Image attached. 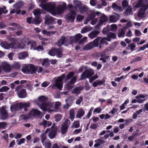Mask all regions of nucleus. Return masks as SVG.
<instances>
[{"mask_svg":"<svg viewBox=\"0 0 148 148\" xmlns=\"http://www.w3.org/2000/svg\"><path fill=\"white\" fill-rule=\"evenodd\" d=\"M107 39L106 37L102 38L98 37L95 39L93 41L90 42L88 44L85 45L83 49L84 50H90L94 47H97L99 45V48H102L104 44L108 45V43L107 42Z\"/></svg>","mask_w":148,"mask_h":148,"instance_id":"1","label":"nucleus"},{"mask_svg":"<svg viewBox=\"0 0 148 148\" xmlns=\"http://www.w3.org/2000/svg\"><path fill=\"white\" fill-rule=\"evenodd\" d=\"M40 6L44 10L48 11L52 15H55L56 14V4L54 3L47 4L46 3L40 4Z\"/></svg>","mask_w":148,"mask_h":148,"instance_id":"2","label":"nucleus"},{"mask_svg":"<svg viewBox=\"0 0 148 148\" xmlns=\"http://www.w3.org/2000/svg\"><path fill=\"white\" fill-rule=\"evenodd\" d=\"M38 69V66H35L33 64L25 65L23 67L21 70L25 73L32 74L35 73Z\"/></svg>","mask_w":148,"mask_h":148,"instance_id":"3","label":"nucleus"},{"mask_svg":"<svg viewBox=\"0 0 148 148\" xmlns=\"http://www.w3.org/2000/svg\"><path fill=\"white\" fill-rule=\"evenodd\" d=\"M65 75L64 74L58 77L55 80V84L53 85V87H56L60 90H61L63 87V83L62 81L65 78Z\"/></svg>","mask_w":148,"mask_h":148,"instance_id":"4","label":"nucleus"},{"mask_svg":"<svg viewBox=\"0 0 148 148\" xmlns=\"http://www.w3.org/2000/svg\"><path fill=\"white\" fill-rule=\"evenodd\" d=\"M18 97L20 98H26L27 95V93L25 89L22 88L20 86H18L15 89Z\"/></svg>","mask_w":148,"mask_h":148,"instance_id":"5","label":"nucleus"},{"mask_svg":"<svg viewBox=\"0 0 148 148\" xmlns=\"http://www.w3.org/2000/svg\"><path fill=\"white\" fill-rule=\"evenodd\" d=\"M21 42L26 44L28 45H31L30 49H34L36 48V42L32 40H31L28 37L24 38L21 41Z\"/></svg>","mask_w":148,"mask_h":148,"instance_id":"6","label":"nucleus"},{"mask_svg":"<svg viewBox=\"0 0 148 148\" xmlns=\"http://www.w3.org/2000/svg\"><path fill=\"white\" fill-rule=\"evenodd\" d=\"M13 39V42H11L9 44L6 42H1V46L6 49H9L10 48L12 49H15L16 47L17 41L15 40L14 38H12Z\"/></svg>","mask_w":148,"mask_h":148,"instance_id":"7","label":"nucleus"},{"mask_svg":"<svg viewBox=\"0 0 148 148\" xmlns=\"http://www.w3.org/2000/svg\"><path fill=\"white\" fill-rule=\"evenodd\" d=\"M70 124V121L69 120L67 119L65 120L61 125V132L62 134H64L67 132Z\"/></svg>","mask_w":148,"mask_h":148,"instance_id":"8","label":"nucleus"},{"mask_svg":"<svg viewBox=\"0 0 148 148\" xmlns=\"http://www.w3.org/2000/svg\"><path fill=\"white\" fill-rule=\"evenodd\" d=\"M94 74V73L93 70H86L81 74L80 79L83 80L86 78H90Z\"/></svg>","mask_w":148,"mask_h":148,"instance_id":"9","label":"nucleus"},{"mask_svg":"<svg viewBox=\"0 0 148 148\" xmlns=\"http://www.w3.org/2000/svg\"><path fill=\"white\" fill-rule=\"evenodd\" d=\"M69 44H70L69 42H68V40L66 39L64 36H62L57 42V45L58 47H61L62 45L64 46H68Z\"/></svg>","mask_w":148,"mask_h":148,"instance_id":"10","label":"nucleus"},{"mask_svg":"<svg viewBox=\"0 0 148 148\" xmlns=\"http://www.w3.org/2000/svg\"><path fill=\"white\" fill-rule=\"evenodd\" d=\"M108 51L107 49H106L103 51L99 53V56L98 57H101L99 59L100 60L102 61L103 63H104L106 62V60H108L109 58L108 55H106V53Z\"/></svg>","mask_w":148,"mask_h":148,"instance_id":"11","label":"nucleus"},{"mask_svg":"<svg viewBox=\"0 0 148 148\" xmlns=\"http://www.w3.org/2000/svg\"><path fill=\"white\" fill-rule=\"evenodd\" d=\"M82 37V35L80 34H76L74 37L73 36H70L69 39V43L72 44L74 43L78 42Z\"/></svg>","mask_w":148,"mask_h":148,"instance_id":"12","label":"nucleus"},{"mask_svg":"<svg viewBox=\"0 0 148 148\" xmlns=\"http://www.w3.org/2000/svg\"><path fill=\"white\" fill-rule=\"evenodd\" d=\"M40 108L43 111H46L53 108V103L49 102L47 103H42L40 106Z\"/></svg>","mask_w":148,"mask_h":148,"instance_id":"13","label":"nucleus"},{"mask_svg":"<svg viewBox=\"0 0 148 148\" xmlns=\"http://www.w3.org/2000/svg\"><path fill=\"white\" fill-rule=\"evenodd\" d=\"M51 130L49 133V138L51 139L54 138L56 136L57 133L58 127L56 126L53 125L51 127Z\"/></svg>","mask_w":148,"mask_h":148,"instance_id":"14","label":"nucleus"},{"mask_svg":"<svg viewBox=\"0 0 148 148\" xmlns=\"http://www.w3.org/2000/svg\"><path fill=\"white\" fill-rule=\"evenodd\" d=\"M76 14L77 13L76 11L71 10L67 14L66 19L71 21V22H73L75 19V16Z\"/></svg>","mask_w":148,"mask_h":148,"instance_id":"15","label":"nucleus"},{"mask_svg":"<svg viewBox=\"0 0 148 148\" xmlns=\"http://www.w3.org/2000/svg\"><path fill=\"white\" fill-rule=\"evenodd\" d=\"M1 68L3 71L6 73H10L11 71L10 66L7 62H2Z\"/></svg>","mask_w":148,"mask_h":148,"instance_id":"16","label":"nucleus"},{"mask_svg":"<svg viewBox=\"0 0 148 148\" xmlns=\"http://www.w3.org/2000/svg\"><path fill=\"white\" fill-rule=\"evenodd\" d=\"M30 115L33 116H36L40 118L42 117V113L40 111L34 109L31 110L29 112Z\"/></svg>","mask_w":148,"mask_h":148,"instance_id":"17","label":"nucleus"},{"mask_svg":"<svg viewBox=\"0 0 148 148\" xmlns=\"http://www.w3.org/2000/svg\"><path fill=\"white\" fill-rule=\"evenodd\" d=\"M0 113L1 119L3 120H5L8 117V113L4 108L3 107L0 109Z\"/></svg>","mask_w":148,"mask_h":148,"instance_id":"18","label":"nucleus"},{"mask_svg":"<svg viewBox=\"0 0 148 148\" xmlns=\"http://www.w3.org/2000/svg\"><path fill=\"white\" fill-rule=\"evenodd\" d=\"M148 8V4L145 5V6H142L139 11L137 15L139 17H142L144 15L145 11Z\"/></svg>","mask_w":148,"mask_h":148,"instance_id":"19","label":"nucleus"},{"mask_svg":"<svg viewBox=\"0 0 148 148\" xmlns=\"http://www.w3.org/2000/svg\"><path fill=\"white\" fill-rule=\"evenodd\" d=\"M108 20L107 16L103 14L100 17V20L98 23V24L96 26V27H98L102 25L105 22H106Z\"/></svg>","mask_w":148,"mask_h":148,"instance_id":"20","label":"nucleus"},{"mask_svg":"<svg viewBox=\"0 0 148 148\" xmlns=\"http://www.w3.org/2000/svg\"><path fill=\"white\" fill-rule=\"evenodd\" d=\"M66 8V4L64 2L63 5L58 7L56 9V12L59 14H62L65 11Z\"/></svg>","mask_w":148,"mask_h":148,"instance_id":"21","label":"nucleus"},{"mask_svg":"<svg viewBox=\"0 0 148 148\" xmlns=\"http://www.w3.org/2000/svg\"><path fill=\"white\" fill-rule=\"evenodd\" d=\"M54 21V19L53 17L48 16L46 17L45 23L46 24L49 25L52 24Z\"/></svg>","mask_w":148,"mask_h":148,"instance_id":"22","label":"nucleus"},{"mask_svg":"<svg viewBox=\"0 0 148 148\" xmlns=\"http://www.w3.org/2000/svg\"><path fill=\"white\" fill-rule=\"evenodd\" d=\"M116 36L115 33L112 32H110L107 35L106 38L107 41H110L112 39H115L116 38Z\"/></svg>","mask_w":148,"mask_h":148,"instance_id":"23","label":"nucleus"},{"mask_svg":"<svg viewBox=\"0 0 148 148\" xmlns=\"http://www.w3.org/2000/svg\"><path fill=\"white\" fill-rule=\"evenodd\" d=\"M99 33L100 32L99 31H94L88 34V37L91 39L97 37Z\"/></svg>","mask_w":148,"mask_h":148,"instance_id":"24","label":"nucleus"},{"mask_svg":"<svg viewBox=\"0 0 148 148\" xmlns=\"http://www.w3.org/2000/svg\"><path fill=\"white\" fill-rule=\"evenodd\" d=\"M85 111L82 108L80 109L78 111L77 114L76 115V117L78 118H81L85 114Z\"/></svg>","mask_w":148,"mask_h":148,"instance_id":"25","label":"nucleus"},{"mask_svg":"<svg viewBox=\"0 0 148 148\" xmlns=\"http://www.w3.org/2000/svg\"><path fill=\"white\" fill-rule=\"evenodd\" d=\"M28 54L26 52H23L19 53L18 58L19 59H24L28 57Z\"/></svg>","mask_w":148,"mask_h":148,"instance_id":"26","label":"nucleus"},{"mask_svg":"<svg viewBox=\"0 0 148 148\" xmlns=\"http://www.w3.org/2000/svg\"><path fill=\"white\" fill-rule=\"evenodd\" d=\"M145 2L143 0H139L135 5V7L136 8H138L141 7L142 8V6H145Z\"/></svg>","mask_w":148,"mask_h":148,"instance_id":"27","label":"nucleus"},{"mask_svg":"<svg viewBox=\"0 0 148 148\" xmlns=\"http://www.w3.org/2000/svg\"><path fill=\"white\" fill-rule=\"evenodd\" d=\"M73 3L74 5H75L74 6V9L76 11L77 10V7L79 8L81 6L82 3L81 2L77 0H74L73 1Z\"/></svg>","mask_w":148,"mask_h":148,"instance_id":"28","label":"nucleus"},{"mask_svg":"<svg viewBox=\"0 0 148 148\" xmlns=\"http://www.w3.org/2000/svg\"><path fill=\"white\" fill-rule=\"evenodd\" d=\"M132 12V7L131 6H128L125 11L124 12L123 14L125 16H127L131 14Z\"/></svg>","mask_w":148,"mask_h":148,"instance_id":"29","label":"nucleus"},{"mask_svg":"<svg viewBox=\"0 0 148 148\" xmlns=\"http://www.w3.org/2000/svg\"><path fill=\"white\" fill-rule=\"evenodd\" d=\"M82 90V88L81 86H79L75 88L72 91V93L79 95L80 93V91Z\"/></svg>","mask_w":148,"mask_h":148,"instance_id":"30","label":"nucleus"},{"mask_svg":"<svg viewBox=\"0 0 148 148\" xmlns=\"http://www.w3.org/2000/svg\"><path fill=\"white\" fill-rule=\"evenodd\" d=\"M116 14L118 16V18L114 15H111L110 16L109 20L111 22H116L119 20L120 16L118 14Z\"/></svg>","mask_w":148,"mask_h":148,"instance_id":"31","label":"nucleus"},{"mask_svg":"<svg viewBox=\"0 0 148 148\" xmlns=\"http://www.w3.org/2000/svg\"><path fill=\"white\" fill-rule=\"evenodd\" d=\"M24 5V3L21 1H19L16 3L14 5V7L16 9H21Z\"/></svg>","mask_w":148,"mask_h":148,"instance_id":"32","label":"nucleus"},{"mask_svg":"<svg viewBox=\"0 0 148 148\" xmlns=\"http://www.w3.org/2000/svg\"><path fill=\"white\" fill-rule=\"evenodd\" d=\"M20 109L21 108L20 107V103L19 104H16L12 105L10 107V109L12 112L18 110Z\"/></svg>","mask_w":148,"mask_h":148,"instance_id":"33","label":"nucleus"},{"mask_svg":"<svg viewBox=\"0 0 148 148\" xmlns=\"http://www.w3.org/2000/svg\"><path fill=\"white\" fill-rule=\"evenodd\" d=\"M112 8L115 11L121 12L122 11V9L121 7L118 6L116 4L114 3L112 5Z\"/></svg>","mask_w":148,"mask_h":148,"instance_id":"34","label":"nucleus"},{"mask_svg":"<svg viewBox=\"0 0 148 148\" xmlns=\"http://www.w3.org/2000/svg\"><path fill=\"white\" fill-rule=\"evenodd\" d=\"M79 10L80 11L81 13L82 14L84 12H88L89 10L88 7L86 5H84V6L81 7L79 8Z\"/></svg>","mask_w":148,"mask_h":148,"instance_id":"35","label":"nucleus"},{"mask_svg":"<svg viewBox=\"0 0 148 148\" xmlns=\"http://www.w3.org/2000/svg\"><path fill=\"white\" fill-rule=\"evenodd\" d=\"M126 29L125 27H124L123 29H121L119 31L118 34V36L119 38H123L124 37L125 35V30Z\"/></svg>","mask_w":148,"mask_h":148,"instance_id":"36","label":"nucleus"},{"mask_svg":"<svg viewBox=\"0 0 148 148\" xmlns=\"http://www.w3.org/2000/svg\"><path fill=\"white\" fill-rule=\"evenodd\" d=\"M63 50L61 48H56V55L58 58H61L62 56Z\"/></svg>","mask_w":148,"mask_h":148,"instance_id":"37","label":"nucleus"},{"mask_svg":"<svg viewBox=\"0 0 148 148\" xmlns=\"http://www.w3.org/2000/svg\"><path fill=\"white\" fill-rule=\"evenodd\" d=\"M56 48H53L49 51V54L51 56H54L56 54Z\"/></svg>","mask_w":148,"mask_h":148,"instance_id":"38","label":"nucleus"},{"mask_svg":"<svg viewBox=\"0 0 148 148\" xmlns=\"http://www.w3.org/2000/svg\"><path fill=\"white\" fill-rule=\"evenodd\" d=\"M110 29L109 27L107 26L106 27L103 29L102 31V33L104 35H107L110 33Z\"/></svg>","mask_w":148,"mask_h":148,"instance_id":"39","label":"nucleus"},{"mask_svg":"<svg viewBox=\"0 0 148 148\" xmlns=\"http://www.w3.org/2000/svg\"><path fill=\"white\" fill-rule=\"evenodd\" d=\"M38 99L39 101L41 102V104L42 103H46L48 99L44 96H41L38 97Z\"/></svg>","mask_w":148,"mask_h":148,"instance_id":"40","label":"nucleus"},{"mask_svg":"<svg viewBox=\"0 0 148 148\" xmlns=\"http://www.w3.org/2000/svg\"><path fill=\"white\" fill-rule=\"evenodd\" d=\"M70 117L71 120L73 121L75 118V112L73 109H71L70 111Z\"/></svg>","mask_w":148,"mask_h":148,"instance_id":"41","label":"nucleus"},{"mask_svg":"<svg viewBox=\"0 0 148 148\" xmlns=\"http://www.w3.org/2000/svg\"><path fill=\"white\" fill-rule=\"evenodd\" d=\"M65 87L67 90H71L73 87V84L68 82L66 85Z\"/></svg>","mask_w":148,"mask_h":148,"instance_id":"42","label":"nucleus"},{"mask_svg":"<svg viewBox=\"0 0 148 148\" xmlns=\"http://www.w3.org/2000/svg\"><path fill=\"white\" fill-rule=\"evenodd\" d=\"M29 106L30 103H29L27 102L24 103H20V107L21 109L23 108H27L29 107Z\"/></svg>","mask_w":148,"mask_h":148,"instance_id":"43","label":"nucleus"},{"mask_svg":"<svg viewBox=\"0 0 148 148\" xmlns=\"http://www.w3.org/2000/svg\"><path fill=\"white\" fill-rule=\"evenodd\" d=\"M91 29V27H85L83 28L81 30V33L84 34L89 32Z\"/></svg>","mask_w":148,"mask_h":148,"instance_id":"44","label":"nucleus"},{"mask_svg":"<svg viewBox=\"0 0 148 148\" xmlns=\"http://www.w3.org/2000/svg\"><path fill=\"white\" fill-rule=\"evenodd\" d=\"M40 137L41 142L44 145V143L47 138V136L45 133H43L41 134Z\"/></svg>","mask_w":148,"mask_h":148,"instance_id":"45","label":"nucleus"},{"mask_svg":"<svg viewBox=\"0 0 148 148\" xmlns=\"http://www.w3.org/2000/svg\"><path fill=\"white\" fill-rule=\"evenodd\" d=\"M79 126V121H75L72 125V127H74L75 128H78Z\"/></svg>","mask_w":148,"mask_h":148,"instance_id":"46","label":"nucleus"},{"mask_svg":"<svg viewBox=\"0 0 148 148\" xmlns=\"http://www.w3.org/2000/svg\"><path fill=\"white\" fill-rule=\"evenodd\" d=\"M74 74V73L73 72H70L67 75L66 77L65 78V80L67 81L69 79L72 78Z\"/></svg>","mask_w":148,"mask_h":148,"instance_id":"47","label":"nucleus"},{"mask_svg":"<svg viewBox=\"0 0 148 148\" xmlns=\"http://www.w3.org/2000/svg\"><path fill=\"white\" fill-rule=\"evenodd\" d=\"M41 22L40 18L39 16H37L36 18L34 19V20L32 22V23H35L36 24H38Z\"/></svg>","mask_w":148,"mask_h":148,"instance_id":"48","label":"nucleus"},{"mask_svg":"<svg viewBox=\"0 0 148 148\" xmlns=\"http://www.w3.org/2000/svg\"><path fill=\"white\" fill-rule=\"evenodd\" d=\"M5 9L6 7L5 6H3V8H0V16L3 13L5 14L8 12V10H4Z\"/></svg>","mask_w":148,"mask_h":148,"instance_id":"49","label":"nucleus"},{"mask_svg":"<svg viewBox=\"0 0 148 148\" xmlns=\"http://www.w3.org/2000/svg\"><path fill=\"white\" fill-rule=\"evenodd\" d=\"M142 60V58L140 57L136 56L134 59L132 60L131 63H132L134 62L140 61Z\"/></svg>","mask_w":148,"mask_h":148,"instance_id":"50","label":"nucleus"},{"mask_svg":"<svg viewBox=\"0 0 148 148\" xmlns=\"http://www.w3.org/2000/svg\"><path fill=\"white\" fill-rule=\"evenodd\" d=\"M136 45H134V43H132L128 45V47H127L126 48L127 49L128 47H130V50L132 51H133L134 50L136 47Z\"/></svg>","mask_w":148,"mask_h":148,"instance_id":"51","label":"nucleus"},{"mask_svg":"<svg viewBox=\"0 0 148 148\" xmlns=\"http://www.w3.org/2000/svg\"><path fill=\"white\" fill-rule=\"evenodd\" d=\"M95 17V13H91L87 19V20L90 21L93 19Z\"/></svg>","mask_w":148,"mask_h":148,"instance_id":"52","label":"nucleus"},{"mask_svg":"<svg viewBox=\"0 0 148 148\" xmlns=\"http://www.w3.org/2000/svg\"><path fill=\"white\" fill-rule=\"evenodd\" d=\"M122 6L123 8H126L128 5V3L127 0H123L122 3Z\"/></svg>","mask_w":148,"mask_h":148,"instance_id":"53","label":"nucleus"},{"mask_svg":"<svg viewBox=\"0 0 148 148\" xmlns=\"http://www.w3.org/2000/svg\"><path fill=\"white\" fill-rule=\"evenodd\" d=\"M62 116L60 114H56L55 116V121L57 122L59 121L61 119Z\"/></svg>","mask_w":148,"mask_h":148,"instance_id":"54","label":"nucleus"},{"mask_svg":"<svg viewBox=\"0 0 148 148\" xmlns=\"http://www.w3.org/2000/svg\"><path fill=\"white\" fill-rule=\"evenodd\" d=\"M10 88L7 86H3L0 88V92H6Z\"/></svg>","mask_w":148,"mask_h":148,"instance_id":"55","label":"nucleus"},{"mask_svg":"<svg viewBox=\"0 0 148 148\" xmlns=\"http://www.w3.org/2000/svg\"><path fill=\"white\" fill-rule=\"evenodd\" d=\"M49 63L46 59H44L43 60L42 63V66L45 65V66H49Z\"/></svg>","mask_w":148,"mask_h":148,"instance_id":"56","label":"nucleus"},{"mask_svg":"<svg viewBox=\"0 0 148 148\" xmlns=\"http://www.w3.org/2000/svg\"><path fill=\"white\" fill-rule=\"evenodd\" d=\"M87 37H84L81 40H79L78 42V44L80 45H83L85 42V41L86 40Z\"/></svg>","mask_w":148,"mask_h":148,"instance_id":"57","label":"nucleus"},{"mask_svg":"<svg viewBox=\"0 0 148 148\" xmlns=\"http://www.w3.org/2000/svg\"><path fill=\"white\" fill-rule=\"evenodd\" d=\"M83 97L81 96L79 98V99L76 100L75 102L76 104L79 105L80 104L81 102L83 101Z\"/></svg>","mask_w":148,"mask_h":148,"instance_id":"58","label":"nucleus"},{"mask_svg":"<svg viewBox=\"0 0 148 148\" xmlns=\"http://www.w3.org/2000/svg\"><path fill=\"white\" fill-rule=\"evenodd\" d=\"M13 66L14 68L19 70L21 68V65L18 63H16L13 65Z\"/></svg>","mask_w":148,"mask_h":148,"instance_id":"59","label":"nucleus"},{"mask_svg":"<svg viewBox=\"0 0 148 148\" xmlns=\"http://www.w3.org/2000/svg\"><path fill=\"white\" fill-rule=\"evenodd\" d=\"M7 125V123L5 122H0V130L5 128Z\"/></svg>","mask_w":148,"mask_h":148,"instance_id":"60","label":"nucleus"},{"mask_svg":"<svg viewBox=\"0 0 148 148\" xmlns=\"http://www.w3.org/2000/svg\"><path fill=\"white\" fill-rule=\"evenodd\" d=\"M47 121L45 119H43V121L39 123V125L40 126L43 125L44 127H46L47 126Z\"/></svg>","mask_w":148,"mask_h":148,"instance_id":"61","label":"nucleus"},{"mask_svg":"<svg viewBox=\"0 0 148 148\" xmlns=\"http://www.w3.org/2000/svg\"><path fill=\"white\" fill-rule=\"evenodd\" d=\"M111 29H110V31H111L113 32L115 31L117 27L115 25H111Z\"/></svg>","mask_w":148,"mask_h":148,"instance_id":"62","label":"nucleus"},{"mask_svg":"<svg viewBox=\"0 0 148 148\" xmlns=\"http://www.w3.org/2000/svg\"><path fill=\"white\" fill-rule=\"evenodd\" d=\"M44 145L45 148H50L51 144L49 142H46L45 143Z\"/></svg>","mask_w":148,"mask_h":148,"instance_id":"63","label":"nucleus"},{"mask_svg":"<svg viewBox=\"0 0 148 148\" xmlns=\"http://www.w3.org/2000/svg\"><path fill=\"white\" fill-rule=\"evenodd\" d=\"M98 127L97 124L96 123H92L90 126V128L94 130H95Z\"/></svg>","mask_w":148,"mask_h":148,"instance_id":"64","label":"nucleus"}]
</instances>
